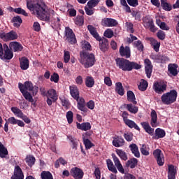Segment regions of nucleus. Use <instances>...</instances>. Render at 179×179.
<instances>
[{
    "mask_svg": "<svg viewBox=\"0 0 179 179\" xmlns=\"http://www.w3.org/2000/svg\"><path fill=\"white\" fill-rule=\"evenodd\" d=\"M124 123L126 124V125H127V127H129V128H134L137 131H140V129H141L139 128V127L135 123V122H134L129 119L126 120L124 122Z\"/></svg>",
    "mask_w": 179,
    "mask_h": 179,
    "instance_id": "nucleus-40",
    "label": "nucleus"
},
{
    "mask_svg": "<svg viewBox=\"0 0 179 179\" xmlns=\"http://www.w3.org/2000/svg\"><path fill=\"white\" fill-rule=\"evenodd\" d=\"M115 92L120 94V96H124V87H122V83H117L115 84Z\"/></svg>",
    "mask_w": 179,
    "mask_h": 179,
    "instance_id": "nucleus-39",
    "label": "nucleus"
},
{
    "mask_svg": "<svg viewBox=\"0 0 179 179\" xmlns=\"http://www.w3.org/2000/svg\"><path fill=\"white\" fill-rule=\"evenodd\" d=\"M51 82H54L55 83H58L59 81V76L57 73H54L50 77Z\"/></svg>",
    "mask_w": 179,
    "mask_h": 179,
    "instance_id": "nucleus-61",
    "label": "nucleus"
},
{
    "mask_svg": "<svg viewBox=\"0 0 179 179\" xmlns=\"http://www.w3.org/2000/svg\"><path fill=\"white\" fill-rule=\"evenodd\" d=\"M41 177L42 179H54L52 174H51L50 171H43L41 174Z\"/></svg>",
    "mask_w": 179,
    "mask_h": 179,
    "instance_id": "nucleus-55",
    "label": "nucleus"
},
{
    "mask_svg": "<svg viewBox=\"0 0 179 179\" xmlns=\"http://www.w3.org/2000/svg\"><path fill=\"white\" fill-rule=\"evenodd\" d=\"M29 64L30 62L29 61V59H27V57H23L20 59V66L23 71L29 69Z\"/></svg>",
    "mask_w": 179,
    "mask_h": 179,
    "instance_id": "nucleus-24",
    "label": "nucleus"
},
{
    "mask_svg": "<svg viewBox=\"0 0 179 179\" xmlns=\"http://www.w3.org/2000/svg\"><path fill=\"white\" fill-rule=\"evenodd\" d=\"M120 54L121 57H124L125 58H129L131 57V49L129 47L126 46L125 48L122 45L120 48Z\"/></svg>",
    "mask_w": 179,
    "mask_h": 179,
    "instance_id": "nucleus-23",
    "label": "nucleus"
},
{
    "mask_svg": "<svg viewBox=\"0 0 179 179\" xmlns=\"http://www.w3.org/2000/svg\"><path fill=\"white\" fill-rule=\"evenodd\" d=\"M145 73L147 77L150 79L152 76V71H153V66L152 65V62L149 59H145L144 60Z\"/></svg>",
    "mask_w": 179,
    "mask_h": 179,
    "instance_id": "nucleus-17",
    "label": "nucleus"
},
{
    "mask_svg": "<svg viewBox=\"0 0 179 179\" xmlns=\"http://www.w3.org/2000/svg\"><path fill=\"white\" fill-rule=\"evenodd\" d=\"M99 41V47L101 51H107L108 50V41L106 38H101L100 40H97Z\"/></svg>",
    "mask_w": 179,
    "mask_h": 179,
    "instance_id": "nucleus-29",
    "label": "nucleus"
},
{
    "mask_svg": "<svg viewBox=\"0 0 179 179\" xmlns=\"http://www.w3.org/2000/svg\"><path fill=\"white\" fill-rule=\"evenodd\" d=\"M13 22L14 23V26L15 27H20L21 23H23V20H22V18L19 16L17 17H14L13 18Z\"/></svg>",
    "mask_w": 179,
    "mask_h": 179,
    "instance_id": "nucleus-49",
    "label": "nucleus"
},
{
    "mask_svg": "<svg viewBox=\"0 0 179 179\" xmlns=\"http://www.w3.org/2000/svg\"><path fill=\"white\" fill-rule=\"evenodd\" d=\"M8 156V150L3 146V145L0 144V157H6Z\"/></svg>",
    "mask_w": 179,
    "mask_h": 179,
    "instance_id": "nucleus-52",
    "label": "nucleus"
},
{
    "mask_svg": "<svg viewBox=\"0 0 179 179\" xmlns=\"http://www.w3.org/2000/svg\"><path fill=\"white\" fill-rule=\"evenodd\" d=\"M0 38L3 41H10L12 40H16L17 38V34L15 31H11L8 33H0Z\"/></svg>",
    "mask_w": 179,
    "mask_h": 179,
    "instance_id": "nucleus-8",
    "label": "nucleus"
},
{
    "mask_svg": "<svg viewBox=\"0 0 179 179\" xmlns=\"http://www.w3.org/2000/svg\"><path fill=\"white\" fill-rule=\"evenodd\" d=\"M25 162L27 163L28 166L31 167V166H33L36 162V158H34L33 156H28L26 157Z\"/></svg>",
    "mask_w": 179,
    "mask_h": 179,
    "instance_id": "nucleus-54",
    "label": "nucleus"
},
{
    "mask_svg": "<svg viewBox=\"0 0 179 179\" xmlns=\"http://www.w3.org/2000/svg\"><path fill=\"white\" fill-rule=\"evenodd\" d=\"M85 106H87V108L90 110H94L95 103L93 100H90L88 102L85 103Z\"/></svg>",
    "mask_w": 179,
    "mask_h": 179,
    "instance_id": "nucleus-64",
    "label": "nucleus"
},
{
    "mask_svg": "<svg viewBox=\"0 0 179 179\" xmlns=\"http://www.w3.org/2000/svg\"><path fill=\"white\" fill-rule=\"evenodd\" d=\"M85 86L87 87H93L94 86V78L92 76H87L85 78Z\"/></svg>",
    "mask_w": 179,
    "mask_h": 179,
    "instance_id": "nucleus-41",
    "label": "nucleus"
},
{
    "mask_svg": "<svg viewBox=\"0 0 179 179\" xmlns=\"http://www.w3.org/2000/svg\"><path fill=\"white\" fill-rule=\"evenodd\" d=\"M115 152L117 156H119L122 160H124V162L128 160V155H127V152H125V151L121 149H116Z\"/></svg>",
    "mask_w": 179,
    "mask_h": 179,
    "instance_id": "nucleus-37",
    "label": "nucleus"
},
{
    "mask_svg": "<svg viewBox=\"0 0 179 179\" xmlns=\"http://www.w3.org/2000/svg\"><path fill=\"white\" fill-rule=\"evenodd\" d=\"M99 2H100V0H90L87 3V6H90V8H94L99 5Z\"/></svg>",
    "mask_w": 179,
    "mask_h": 179,
    "instance_id": "nucleus-59",
    "label": "nucleus"
},
{
    "mask_svg": "<svg viewBox=\"0 0 179 179\" xmlns=\"http://www.w3.org/2000/svg\"><path fill=\"white\" fill-rule=\"evenodd\" d=\"M101 24L105 27H115L118 24V22L113 18H104L101 21Z\"/></svg>",
    "mask_w": 179,
    "mask_h": 179,
    "instance_id": "nucleus-16",
    "label": "nucleus"
},
{
    "mask_svg": "<svg viewBox=\"0 0 179 179\" xmlns=\"http://www.w3.org/2000/svg\"><path fill=\"white\" fill-rule=\"evenodd\" d=\"M150 117H151V120H150L151 127H152L153 128H156V127H157L158 125L157 113H156V110H152L151 111Z\"/></svg>",
    "mask_w": 179,
    "mask_h": 179,
    "instance_id": "nucleus-25",
    "label": "nucleus"
},
{
    "mask_svg": "<svg viewBox=\"0 0 179 179\" xmlns=\"http://www.w3.org/2000/svg\"><path fill=\"white\" fill-rule=\"evenodd\" d=\"M140 150L141 154L143 155V156H149V150H150V148H149V145H147L146 144H143L141 145Z\"/></svg>",
    "mask_w": 179,
    "mask_h": 179,
    "instance_id": "nucleus-38",
    "label": "nucleus"
},
{
    "mask_svg": "<svg viewBox=\"0 0 179 179\" xmlns=\"http://www.w3.org/2000/svg\"><path fill=\"white\" fill-rule=\"evenodd\" d=\"M46 11L48 15V20H43L45 22H49L50 19H51V16L52 17L53 16H55V15H57V13H55V11H54V10L48 9V7L47 6H46Z\"/></svg>",
    "mask_w": 179,
    "mask_h": 179,
    "instance_id": "nucleus-51",
    "label": "nucleus"
},
{
    "mask_svg": "<svg viewBox=\"0 0 179 179\" xmlns=\"http://www.w3.org/2000/svg\"><path fill=\"white\" fill-rule=\"evenodd\" d=\"M134 47L138 50V51H143V44L141 41H137L134 43Z\"/></svg>",
    "mask_w": 179,
    "mask_h": 179,
    "instance_id": "nucleus-57",
    "label": "nucleus"
},
{
    "mask_svg": "<svg viewBox=\"0 0 179 179\" xmlns=\"http://www.w3.org/2000/svg\"><path fill=\"white\" fill-rule=\"evenodd\" d=\"M166 136V131L160 128H157L155 130V139H160Z\"/></svg>",
    "mask_w": 179,
    "mask_h": 179,
    "instance_id": "nucleus-36",
    "label": "nucleus"
},
{
    "mask_svg": "<svg viewBox=\"0 0 179 179\" xmlns=\"http://www.w3.org/2000/svg\"><path fill=\"white\" fill-rule=\"evenodd\" d=\"M66 118L69 124H72V122H73V113H72V111L67 112Z\"/></svg>",
    "mask_w": 179,
    "mask_h": 179,
    "instance_id": "nucleus-60",
    "label": "nucleus"
},
{
    "mask_svg": "<svg viewBox=\"0 0 179 179\" xmlns=\"http://www.w3.org/2000/svg\"><path fill=\"white\" fill-rule=\"evenodd\" d=\"M161 5L164 10L170 11L172 9L171 5L167 3V0H161Z\"/></svg>",
    "mask_w": 179,
    "mask_h": 179,
    "instance_id": "nucleus-47",
    "label": "nucleus"
},
{
    "mask_svg": "<svg viewBox=\"0 0 179 179\" xmlns=\"http://www.w3.org/2000/svg\"><path fill=\"white\" fill-rule=\"evenodd\" d=\"M143 23L145 29H150V31H152V33L157 31V29L155 28V24L153 23V20L150 17H144L143 18Z\"/></svg>",
    "mask_w": 179,
    "mask_h": 179,
    "instance_id": "nucleus-7",
    "label": "nucleus"
},
{
    "mask_svg": "<svg viewBox=\"0 0 179 179\" xmlns=\"http://www.w3.org/2000/svg\"><path fill=\"white\" fill-rule=\"evenodd\" d=\"M66 33V40L70 44L76 43V36H75V34H73V31L69 27H66L65 29Z\"/></svg>",
    "mask_w": 179,
    "mask_h": 179,
    "instance_id": "nucleus-9",
    "label": "nucleus"
},
{
    "mask_svg": "<svg viewBox=\"0 0 179 179\" xmlns=\"http://www.w3.org/2000/svg\"><path fill=\"white\" fill-rule=\"evenodd\" d=\"M64 61L65 64H68L71 61V52L69 51H64Z\"/></svg>",
    "mask_w": 179,
    "mask_h": 179,
    "instance_id": "nucleus-56",
    "label": "nucleus"
},
{
    "mask_svg": "<svg viewBox=\"0 0 179 179\" xmlns=\"http://www.w3.org/2000/svg\"><path fill=\"white\" fill-rule=\"evenodd\" d=\"M75 23L77 26H82L84 23L83 17H77L76 18Z\"/></svg>",
    "mask_w": 179,
    "mask_h": 179,
    "instance_id": "nucleus-63",
    "label": "nucleus"
},
{
    "mask_svg": "<svg viewBox=\"0 0 179 179\" xmlns=\"http://www.w3.org/2000/svg\"><path fill=\"white\" fill-rule=\"evenodd\" d=\"M79 62L84 68H92L96 64V57L93 53H89L85 50L80 52Z\"/></svg>",
    "mask_w": 179,
    "mask_h": 179,
    "instance_id": "nucleus-3",
    "label": "nucleus"
},
{
    "mask_svg": "<svg viewBox=\"0 0 179 179\" xmlns=\"http://www.w3.org/2000/svg\"><path fill=\"white\" fill-rule=\"evenodd\" d=\"M141 125L145 129V132H147V134H149L150 135H153V132H155V129H152V127H150V125H149L148 122H141Z\"/></svg>",
    "mask_w": 179,
    "mask_h": 179,
    "instance_id": "nucleus-34",
    "label": "nucleus"
},
{
    "mask_svg": "<svg viewBox=\"0 0 179 179\" xmlns=\"http://www.w3.org/2000/svg\"><path fill=\"white\" fill-rule=\"evenodd\" d=\"M83 139L86 149H91V148H93V146H94V144H93V143H92L90 139L85 137L84 135L83 136Z\"/></svg>",
    "mask_w": 179,
    "mask_h": 179,
    "instance_id": "nucleus-44",
    "label": "nucleus"
},
{
    "mask_svg": "<svg viewBox=\"0 0 179 179\" xmlns=\"http://www.w3.org/2000/svg\"><path fill=\"white\" fill-rule=\"evenodd\" d=\"M18 87L24 99H27V101H29V103H34V99H33L31 94L27 91H24V85L20 83Z\"/></svg>",
    "mask_w": 179,
    "mask_h": 179,
    "instance_id": "nucleus-12",
    "label": "nucleus"
},
{
    "mask_svg": "<svg viewBox=\"0 0 179 179\" xmlns=\"http://www.w3.org/2000/svg\"><path fill=\"white\" fill-rule=\"evenodd\" d=\"M27 6L29 10H33L34 15L40 20H48L47 5L41 0H27Z\"/></svg>",
    "mask_w": 179,
    "mask_h": 179,
    "instance_id": "nucleus-1",
    "label": "nucleus"
},
{
    "mask_svg": "<svg viewBox=\"0 0 179 179\" xmlns=\"http://www.w3.org/2000/svg\"><path fill=\"white\" fill-rule=\"evenodd\" d=\"M153 156L156 159L158 166H163L164 164V155H163V152L159 149L154 150Z\"/></svg>",
    "mask_w": 179,
    "mask_h": 179,
    "instance_id": "nucleus-10",
    "label": "nucleus"
},
{
    "mask_svg": "<svg viewBox=\"0 0 179 179\" xmlns=\"http://www.w3.org/2000/svg\"><path fill=\"white\" fill-rule=\"evenodd\" d=\"M177 174V167L173 165L168 166V179H176Z\"/></svg>",
    "mask_w": 179,
    "mask_h": 179,
    "instance_id": "nucleus-22",
    "label": "nucleus"
},
{
    "mask_svg": "<svg viewBox=\"0 0 179 179\" xmlns=\"http://www.w3.org/2000/svg\"><path fill=\"white\" fill-rule=\"evenodd\" d=\"M106 164L109 171L114 173V174H117L118 173V171H117V168H115V166H114V163H113V161H111V159H107Z\"/></svg>",
    "mask_w": 179,
    "mask_h": 179,
    "instance_id": "nucleus-31",
    "label": "nucleus"
},
{
    "mask_svg": "<svg viewBox=\"0 0 179 179\" xmlns=\"http://www.w3.org/2000/svg\"><path fill=\"white\" fill-rule=\"evenodd\" d=\"M24 92H31L33 96H36L38 92V87L33 86V83L30 81H27L23 85Z\"/></svg>",
    "mask_w": 179,
    "mask_h": 179,
    "instance_id": "nucleus-11",
    "label": "nucleus"
},
{
    "mask_svg": "<svg viewBox=\"0 0 179 179\" xmlns=\"http://www.w3.org/2000/svg\"><path fill=\"white\" fill-rule=\"evenodd\" d=\"M47 97L46 103L49 106H52V103H55L58 100V93L55 89H50L45 93Z\"/></svg>",
    "mask_w": 179,
    "mask_h": 179,
    "instance_id": "nucleus-5",
    "label": "nucleus"
},
{
    "mask_svg": "<svg viewBox=\"0 0 179 179\" xmlns=\"http://www.w3.org/2000/svg\"><path fill=\"white\" fill-rule=\"evenodd\" d=\"M8 123L12 125L17 124L18 127H24V122L22 120H17L15 117H10L8 119Z\"/></svg>",
    "mask_w": 179,
    "mask_h": 179,
    "instance_id": "nucleus-27",
    "label": "nucleus"
},
{
    "mask_svg": "<svg viewBox=\"0 0 179 179\" xmlns=\"http://www.w3.org/2000/svg\"><path fill=\"white\" fill-rule=\"evenodd\" d=\"M116 65L122 69V71H128L132 69H141V65L134 62H129L124 58H117L115 59Z\"/></svg>",
    "mask_w": 179,
    "mask_h": 179,
    "instance_id": "nucleus-2",
    "label": "nucleus"
},
{
    "mask_svg": "<svg viewBox=\"0 0 179 179\" xmlns=\"http://www.w3.org/2000/svg\"><path fill=\"white\" fill-rule=\"evenodd\" d=\"M126 108L132 114H136L138 113V107L133 106L131 103L127 104Z\"/></svg>",
    "mask_w": 179,
    "mask_h": 179,
    "instance_id": "nucleus-45",
    "label": "nucleus"
},
{
    "mask_svg": "<svg viewBox=\"0 0 179 179\" xmlns=\"http://www.w3.org/2000/svg\"><path fill=\"white\" fill-rule=\"evenodd\" d=\"M4 53H3L4 59H12L13 58V52L9 50V47L6 43L3 45Z\"/></svg>",
    "mask_w": 179,
    "mask_h": 179,
    "instance_id": "nucleus-19",
    "label": "nucleus"
},
{
    "mask_svg": "<svg viewBox=\"0 0 179 179\" xmlns=\"http://www.w3.org/2000/svg\"><path fill=\"white\" fill-rule=\"evenodd\" d=\"M85 10L88 16H92V15L94 13V9L93 8V7H90L89 6L85 7Z\"/></svg>",
    "mask_w": 179,
    "mask_h": 179,
    "instance_id": "nucleus-58",
    "label": "nucleus"
},
{
    "mask_svg": "<svg viewBox=\"0 0 179 179\" xmlns=\"http://www.w3.org/2000/svg\"><path fill=\"white\" fill-rule=\"evenodd\" d=\"M129 148L131 150V152L136 157H141V153L139 152V148H138V145L135 143H132L129 145Z\"/></svg>",
    "mask_w": 179,
    "mask_h": 179,
    "instance_id": "nucleus-28",
    "label": "nucleus"
},
{
    "mask_svg": "<svg viewBox=\"0 0 179 179\" xmlns=\"http://www.w3.org/2000/svg\"><path fill=\"white\" fill-rule=\"evenodd\" d=\"M71 176L75 179H83L84 173L83 171L78 167H74L70 171Z\"/></svg>",
    "mask_w": 179,
    "mask_h": 179,
    "instance_id": "nucleus-15",
    "label": "nucleus"
},
{
    "mask_svg": "<svg viewBox=\"0 0 179 179\" xmlns=\"http://www.w3.org/2000/svg\"><path fill=\"white\" fill-rule=\"evenodd\" d=\"M104 37L107 38H113L114 37V31L111 29H107L103 33Z\"/></svg>",
    "mask_w": 179,
    "mask_h": 179,
    "instance_id": "nucleus-53",
    "label": "nucleus"
},
{
    "mask_svg": "<svg viewBox=\"0 0 179 179\" xmlns=\"http://www.w3.org/2000/svg\"><path fill=\"white\" fill-rule=\"evenodd\" d=\"M24 178V176L23 175V171H22V169L20 166H16L14 169V174L11 177V179H23Z\"/></svg>",
    "mask_w": 179,
    "mask_h": 179,
    "instance_id": "nucleus-20",
    "label": "nucleus"
},
{
    "mask_svg": "<svg viewBox=\"0 0 179 179\" xmlns=\"http://www.w3.org/2000/svg\"><path fill=\"white\" fill-rule=\"evenodd\" d=\"M88 30L90 33L96 38V40H101V37L99 35V33H97V31L96 30V28L92 25H88Z\"/></svg>",
    "mask_w": 179,
    "mask_h": 179,
    "instance_id": "nucleus-33",
    "label": "nucleus"
},
{
    "mask_svg": "<svg viewBox=\"0 0 179 179\" xmlns=\"http://www.w3.org/2000/svg\"><path fill=\"white\" fill-rule=\"evenodd\" d=\"M138 164V159L136 158H133L127 162V166L130 167V169H135V166Z\"/></svg>",
    "mask_w": 179,
    "mask_h": 179,
    "instance_id": "nucleus-43",
    "label": "nucleus"
},
{
    "mask_svg": "<svg viewBox=\"0 0 179 179\" xmlns=\"http://www.w3.org/2000/svg\"><path fill=\"white\" fill-rule=\"evenodd\" d=\"M177 94L178 93L176 90H171L169 92L164 94L161 97V100L162 103L166 104V106L173 104V103L177 100Z\"/></svg>",
    "mask_w": 179,
    "mask_h": 179,
    "instance_id": "nucleus-4",
    "label": "nucleus"
},
{
    "mask_svg": "<svg viewBox=\"0 0 179 179\" xmlns=\"http://www.w3.org/2000/svg\"><path fill=\"white\" fill-rule=\"evenodd\" d=\"M157 24L162 29V30H170V27L167 26L166 22L160 21V20H157Z\"/></svg>",
    "mask_w": 179,
    "mask_h": 179,
    "instance_id": "nucleus-50",
    "label": "nucleus"
},
{
    "mask_svg": "<svg viewBox=\"0 0 179 179\" xmlns=\"http://www.w3.org/2000/svg\"><path fill=\"white\" fill-rule=\"evenodd\" d=\"M11 111L15 114V115H16V117H18V118H20L23 115V112L17 107H12Z\"/></svg>",
    "mask_w": 179,
    "mask_h": 179,
    "instance_id": "nucleus-46",
    "label": "nucleus"
},
{
    "mask_svg": "<svg viewBox=\"0 0 179 179\" xmlns=\"http://www.w3.org/2000/svg\"><path fill=\"white\" fill-rule=\"evenodd\" d=\"M9 47L10 50H13L14 51H22L23 50V46L17 42H11L9 44Z\"/></svg>",
    "mask_w": 179,
    "mask_h": 179,
    "instance_id": "nucleus-32",
    "label": "nucleus"
},
{
    "mask_svg": "<svg viewBox=\"0 0 179 179\" xmlns=\"http://www.w3.org/2000/svg\"><path fill=\"white\" fill-rule=\"evenodd\" d=\"M178 65L171 64L168 66V71L170 76H177L178 75Z\"/></svg>",
    "mask_w": 179,
    "mask_h": 179,
    "instance_id": "nucleus-21",
    "label": "nucleus"
},
{
    "mask_svg": "<svg viewBox=\"0 0 179 179\" xmlns=\"http://www.w3.org/2000/svg\"><path fill=\"white\" fill-rule=\"evenodd\" d=\"M127 100L130 101V103H133V104H136V99L135 98V94L132 91L127 92Z\"/></svg>",
    "mask_w": 179,
    "mask_h": 179,
    "instance_id": "nucleus-42",
    "label": "nucleus"
},
{
    "mask_svg": "<svg viewBox=\"0 0 179 179\" xmlns=\"http://www.w3.org/2000/svg\"><path fill=\"white\" fill-rule=\"evenodd\" d=\"M70 93L75 99L79 97V90H78V87L75 85L70 86Z\"/></svg>",
    "mask_w": 179,
    "mask_h": 179,
    "instance_id": "nucleus-35",
    "label": "nucleus"
},
{
    "mask_svg": "<svg viewBox=\"0 0 179 179\" xmlns=\"http://www.w3.org/2000/svg\"><path fill=\"white\" fill-rule=\"evenodd\" d=\"M148 40L155 51H156V52H159V49L160 48V43L153 38H149Z\"/></svg>",
    "mask_w": 179,
    "mask_h": 179,
    "instance_id": "nucleus-30",
    "label": "nucleus"
},
{
    "mask_svg": "<svg viewBox=\"0 0 179 179\" xmlns=\"http://www.w3.org/2000/svg\"><path fill=\"white\" fill-rule=\"evenodd\" d=\"M14 12L15 13H17L18 15H23L24 16H28V14L27 13L26 10H24L22 8H15L14 10Z\"/></svg>",
    "mask_w": 179,
    "mask_h": 179,
    "instance_id": "nucleus-62",
    "label": "nucleus"
},
{
    "mask_svg": "<svg viewBox=\"0 0 179 179\" xmlns=\"http://www.w3.org/2000/svg\"><path fill=\"white\" fill-rule=\"evenodd\" d=\"M113 145L115 148H122L125 145V140L120 136L113 137Z\"/></svg>",
    "mask_w": 179,
    "mask_h": 179,
    "instance_id": "nucleus-18",
    "label": "nucleus"
},
{
    "mask_svg": "<svg viewBox=\"0 0 179 179\" xmlns=\"http://www.w3.org/2000/svg\"><path fill=\"white\" fill-rule=\"evenodd\" d=\"M75 100L77 101V108H78L80 111H83V113H87V111H89L86 107V101H85V99L78 96L76 98Z\"/></svg>",
    "mask_w": 179,
    "mask_h": 179,
    "instance_id": "nucleus-13",
    "label": "nucleus"
},
{
    "mask_svg": "<svg viewBox=\"0 0 179 179\" xmlns=\"http://www.w3.org/2000/svg\"><path fill=\"white\" fill-rule=\"evenodd\" d=\"M76 127L78 129H80L81 131H90L92 129V125L90 122H84V123H76Z\"/></svg>",
    "mask_w": 179,
    "mask_h": 179,
    "instance_id": "nucleus-26",
    "label": "nucleus"
},
{
    "mask_svg": "<svg viewBox=\"0 0 179 179\" xmlns=\"http://www.w3.org/2000/svg\"><path fill=\"white\" fill-rule=\"evenodd\" d=\"M153 89L158 94H162L167 90V82L164 80L155 82L153 85Z\"/></svg>",
    "mask_w": 179,
    "mask_h": 179,
    "instance_id": "nucleus-6",
    "label": "nucleus"
},
{
    "mask_svg": "<svg viewBox=\"0 0 179 179\" xmlns=\"http://www.w3.org/2000/svg\"><path fill=\"white\" fill-rule=\"evenodd\" d=\"M139 90L141 92H145L146 89H148V81L145 80H141L140 82V85H138Z\"/></svg>",
    "mask_w": 179,
    "mask_h": 179,
    "instance_id": "nucleus-48",
    "label": "nucleus"
},
{
    "mask_svg": "<svg viewBox=\"0 0 179 179\" xmlns=\"http://www.w3.org/2000/svg\"><path fill=\"white\" fill-rule=\"evenodd\" d=\"M112 158L114 162V164L115 167L117 169L118 171L121 173L122 174L125 173V169H124V166H122V164H121V161H120V159L117 157V155L115 154H112Z\"/></svg>",
    "mask_w": 179,
    "mask_h": 179,
    "instance_id": "nucleus-14",
    "label": "nucleus"
}]
</instances>
